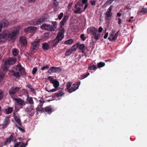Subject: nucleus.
Wrapping results in <instances>:
<instances>
[{
	"label": "nucleus",
	"instance_id": "nucleus-1",
	"mask_svg": "<svg viewBox=\"0 0 147 147\" xmlns=\"http://www.w3.org/2000/svg\"><path fill=\"white\" fill-rule=\"evenodd\" d=\"M21 28L20 26L18 25L14 27L12 30L8 29L4 30L0 34V42H4L7 38L10 41H14L16 38Z\"/></svg>",
	"mask_w": 147,
	"mask_h": 147
},
{
	"label": "nucleus",
	"instance_id": "nucleus-2",
	"mask_svg": "<svg viewBox=\"0 0 147 147\" xmlns=\"http://www.w3.org/2000/svg\"><path fill=\"white\" fill-rule=\"evenodd\" d=\"M24 69L21 65L18 64L16 66H14L12 70L10 71V72L12 73V75L13 77L18 78L24 74Z\"/></svg>",
	"mask_w": 147,
	"mask_h": 147
},
{
	"label": "nucleus",
	"instance_id": "nucleus-3",
	"mask_svg": "<svg viewBox=\"0 0 147 147\" xmlns=\"http://www.w3.org/2000/svg\"><path fill=\"white\" fill-rule=\"evenodd\" d=\"M64 28H60L57 36L53 42V46L55 47L64 37Z\"/></svg>",
	"mask_w": 147,
	"mask_h": 147
},
{
	"label": "nucleus",
	"instance_id": "nucleus-4",
	"mask_svg": "<svg viewBox=\"0 0 147 147\" xmlns=\"http://www.w3.org/2000/svg\"><path fill=\"white\" fill-rule=\"evenodd\" d=\"M16 61V59L13 58L9 57L5 60V62L2 65V68L4 71H7L10 66L13 65Z\"/></svg>",
	"mask_w": 147,
	"mask_h": 147
},
{
	"label": "nucleus",
	"instance_id": "nucleus-5",
	"mask_svg": "<svg viewBox=\"0 0 147 147\" xmlns=\"http://www.w3.org/2000/svg\"><path fill=\"white\" fill-rule=\"evenodd\" d=\"M39 43L37 41H34L32 42L31 46L30 51L31 54H33L36 52L39 47Z\"/></svg>",
	"mask_w": 147,
	"mask_h": 147
},
{
	"label": "nucleus",
	"instance_id": "nucleus-6",
	"mask_svg": "<svg viewBox=\"0 0 147 147\" xmlns=\"http://www.w3.org/2000/svg\"><path fill=\"white\" fill-rule=\"evenodd\" d=\"M80 2L78 3L75 5L74 8L75 10L74 11V12L76 14H81L83 12L81 10V8L83 7V6Z\"/></svg>",
	"mask_w": 147,
	"mask_h": 147
},
{
	"label": "nucleus",
	"instance_id": "nucleus-7",
	"mask_svg": "<svg viewBox=\"0 0 147 147\" xmlns=\"http://www.w3.org/2000/svg\"><path fill=\"white\" fill-rule=\"evenodd\" d=\"M113 7V6L111 5L107 9V12L105 13V18L106 20H109L111 18L112 16L111 11Z\"/></svg>",
	"mask_w": 147,
	"mask_h": 147
},
{
	"label": "nucleus",
	"instance_id": "nucleus-8",
	"mask_svg": "<svg viewBox=\"0 0 147 147\" xmlns=\"http://www.w3.org/2000/svg\"><path fill=\"white\" fill-rule=\"evenodd\" d=\"M37 29V28L36 27L30 26L25 28L24 31L26 33H32L34 34L36 31Z\"/></svg>",
	"mask_w": 147,
	"mask_h": 147
},
{
	"label": "nucleus",
	"instance_id": "nucleus-9",
	"mask_svg": "<svg viewBox=\"0 0 147 147\" xmlns=\"http://www.w3.org/2000/svg\"><path fill=\"white\" fill-rule=\"evenodd\" d=\"M46 19L45 17V16H42L40 19H38L37 21L36 20H33L32 21V23H31L32 24L38 25L40 24L42 22H44Z\"/></svg>",
	"mask_w": 147,
	"mask_h": 147
},
{
	"label": "nucleus",
	"instance_id": "nucleus-10",
	"mask_svg": "<svg viewBox=\"0 0 147 147\" xmlns=\"http://www.w3.org/2000/svg\"><path fill=\"white\" fill-rule=\"evenodd\" d=\"M34 107V106L31 105L29 107L26 108L25 109V111L26 112L28 113L30 116H32L35 113Z\"/></svg>",
	"mask_w": 147,
	"mask_h": 147
},
{
	"label": "nucleus",
	"instance_id": "nucleus-11",
	"mask_svg": "<svg viewBox=\"0 0 147 147\" xmlns=\"http://www.w3.org/2000/svg\"><path fill=\"white\" fill-rule=\"evenodd\" d=\"M62 71V69L59 67H51L48 71V72L49 73H58L61 72Z\"/></svg>",
	"mask_w": 147,
	"mask_h": 147
},
{
	"label": "nucleus",
	"instance_id": "nucleus-12",
	"mask_svg": "<svg viewBox=\"0 0 147 147\" xmlns=\"http://www.w3.org/2000/svg\"><path fill=\"white\" fill-rule=\"evenodd\" d=\"M40 28L42 30H48L50 31H53L52 25L45 24H43L40 27Z\"/></svg>",
	"mask_w": 147,
	"mask_h": 147
},
{
	"label": "nucleus",
	"instance_id": "nucleus-13",
	"mask_svg": "<svg viewBox=\"0 0 147 147\" xmlns=\"http://www.w3.org/2000/svg\"><path fill=\"white\" fill-rule=\"evenodd\" d=\"M80 84V82H77L76 83L74 84L71 87L70 90H69V92L71 93L78 89Z\"/></svg>",
	"mask_w": 147,
	"mask_h": 147
},
{
	"label": "nucleus",
	"instance_id": "nucleus-14",
	"mask_svg": "<svg viewBox=\"0 0 147 147\" xmlns=\"http://www.w3.org/2000/svg\"><path fill=\"white\" fill-rule=\"evenodd\" d=\"M8 25V21L5 19L3 20L0 22V32L1 31L3 28L7 27Z\"/></svg>",
	"mask_w": 147,
	"mask_h": 147
},
{
	"label": "nucleus",
	"instance_id": "nucleus-15",
	"mask_svg": "<svg viewBox=\"0 0 147 147\" xmlns=\"http://www.w3.org/2000/svg\"><path fill=\"white\" fill-rule=\"evenodd\" d=\"M20 89V88L18 87H12L9 90V94L11 95L15 94L16 92H18Z\"/></svg>",
	"mask_w": 147,
	"mask_h": 147
},
{
	"label": "nucleus",
	"instance_id": "nucleus-16",
	"mask_svg": "<svg viewBox=\"0 0 147 147\" xmlns=\"http://www.w3.org/2000/svg\"><path fill=\"white\" fill-rule=\"evenodd\" d=\"M14 99L16 101L18 105L21 106V108H22L23 106L26 105V104L24 101L20 98H14Z\"/></svg>",
	"mask_w": 147,
	"mask_h": 147
},
{
	"label": "nucleus",
	"instance_id": "nucleus-17",
	"mask_svg": "<svg viewBox=\"0 0 147 147\" xmlns=\"http://www.w3.org/2000/svg\"><path fill=\"white\" fill-rule=\"evenodd\" d=\"M69 16H65L63 19L61 20L60 23V28H64L63 26H64V24L66 23L67 20L68 19Z\"/></svg>",
	"mask_w": 147,
	"mask_h": 147
},
{
	"label": "nucleus",
	"instance_id": "nucleus-18",
	"mask_svg": "<svg viewBox=\"0 0 147 147\" xmlns=\"http://www.w3.org/2000/svg\"><path fill=\"white\" fill-rule=\"evenodd\" d=\"M43 112L47 113L48 114H50L52 112V108L51 106L46 107L44 108Z\"/></svg>",
	"mask_w": 147,
	"mask_h": 147
},
{
	"label": "nucleus",
	"instance_id": "nucleus-19",
	"mask_svg": "<svg viewBox=\"0 0 147 147\" xmlns=\"http://www.w3.org/2000/svg\"><path fill=\"white\" fill-rule=\"evenodd\" d=\"M13 117L15 120L16 122L19 125H21L22 123L20 121V117L19 115H16L14 113L13 115Z\"/></svg>",
	"mask_w": 147,
	"mask_h": 147
},
{
	"label": "nucleus",
	"instance_id": "nucleus-20",
	"mask_svg": "<svg viewBox=\"0 0 147 147\" xmlns=\"http://www.w3.org/2000/svg\"><path fill=\"white\" fill-rule=\"evenodd\" d=\"M13 135H11L9 137L7 138L4 142V145L6 146L9 144L13 140Z\"/></svg>",
	"mask_w": 147,
	"mask_h": 147
},
{
	"label": "nucleus",
	"instance_id": "nucleus-21",
	"mask_svg": "<svg viewBox=\"0 0 147 147\" xmlns=\"http://www.w3.org/2000/svg\"><path fill=\"white\" fill-rule=\"evenodd\" d=\"M20 42L22 44V46H24L26 45L27 41L25 37L23 36L21 37L20 38Z\"/></svg>",
	"mask_w": 147,
	"mask_h": 147
},
{
	"label": "nucleus",
	"instance_id": "nucleus-22",
	"mask_svg": "<svg viewBox=\"0 0 147 147\" xmlns=\"http://www.w3.org/2000/svg\"><path fill=\"white\" fill-rule=\"evenodd\" d=\"M50 82L53 84V86L55 88H57L59 85V82L55 79L51 80Z\"/></svg>",
	"mask_w": 147,
	"mask_h": 147
},
{
	"label": "nucleus",
	"instance_id": "nucleus-23",
	"mask_svg": "<svg viewBox=\"0 0 147 147\" xmlns=\"http://www.w3.org/2000/svg\"><path fill=\"white\" fill-rule=\"evenodd\" d=\"M26 97V100L28 103L30 105L33 104H34V102L32 98L30 97L29 95H27Z\"/></svg>",
	"mask_w": 147,
	"mask_h": 147
},
{
	"label": "nucleus",
	"instance_id": "nucleus-24",
	"mask_svg": "<svg viewBox=\"0 0 147 147\" xmlns=\"http://www.w3.org/2000/svg\"><path fill=\"white\" fill-rule=\"evenodd\" d=\"M9 118L8 117H6L5 119L4 123L2 124V126L3 128H5L9 124Z\"/></svg>",
	"mask_w": 147,
	"mask_h": 147
},
{
	"label": "nucleus",
	"instance_id": "nucleus-25",
	"mask_svg": "<svg viewBox=\"0 0 147 147\" xmlns=\"http://www.w3.org/2000/svg\"><path fill=\"white\" fill-rule=\"evenodd\" d=\"M120 32V30H119L115 34V35L112 38H110V37H109L108 38V39L109 40L111 41H115L116 40L117 38V37L119 34Z\"/></svg>",
	"mask_w": 147,
	"mask_h": 147
},
{
	"label": "nucleus",
	"instance_id": "nucleus-26",
	"mask_svg": "<svg viewBox=\"0 0 147 147\" xmlns=\"http://www.w3.org/2000/svg\"><path fill=\"white\" fill-rule=\"evenodd\" d=\"M51 22L52 25V27L53 28L52 30L53 31H55V30L57 28L58 24L56 21H52Z\"/></svg>",
	"mask_w": 147,
	"mask_h": 147
},
{
	"label": "nucleus",
	"instance_id": "nucleus-27",
	"mask_svg": "<svg viewBox=\"0 0 147 147\" xmlns=\"http://www.w3.org/2000/svg\"><path fill=\"white\" fill-rule=\"evenodd\" d=\"M49 46L48 43H42V48L44 50H47L49 49Z\"/></svg>",
	"mask_w": 147,
	"mask_h": 147
},
{
	"label": "nucleus",
	"instance_id": "nucleus-28",
	"mask_svg": "<svg viewBox=\"0 0 147 147\" xmlns=\"http://www.w3.org/2000/svg\"><path fill=\"white\" fill-rule=\"evenodd\" d=\"M13 108L12 107H8L7 109L5 110V112L7 114L11 113L13 111Z\"/></svg>",
	"mask_w": 147,
	"mask_h": 147
},
{
	"label": "nucleus",
	"instance_id": "nucleus-29",
	"mask_svg": "<svg viewBox=\"0 0 147 147\" xmlns=\"http://www.w3.org/2000/svg\"><path fill=\"white\" fill-rule=\"evenodd\" d=\"M90 31L92 35L95 34L96 33H97V30L95 28L92 27L90 29Z\"/></svg>",
	"mask_w": 147,
	"mask_h": 147
},
{
	"label": "nucleus",
	"instance_id": "nucleus-30",
	"mask_svg": "<svg viewBox=\"0 0 147 147\" xmlns=\"http://www.w3.org/2000/svg\"><path fill=\"white\" fill-rule=\"evenodd\" d=\"M13 55L14 56H16L18 55L19 53V51L16 49H14L12 50Z\"/></svg>",
	"mask_w": 147,
	"mask_h": 147
},
{
	"label": "nucleus",
	"instance_id": "nucleus-31",
	"mask_svg": "<svg viewBox=\"0 0 147 147\" xmlns=\"http://www.w3.org/2000/svg\"><path fill=\"white\" fill-rule=\"evenodd\" d=\"M98 67H97V66L94 65H90L88 67V69L90 70H95Z\"/></svg>",
	"mask_w": 147,
	"mask_h": 147
},
{
	"label": "nucleus",
	"instance_id": "nucleus-32",
	"mask_svg": "<svg viewBox=\"0 0 147 147\" xmlns=\"http://www.w3.org/2000/svg\"><path fill=\"white\" fill-rule=\"evenodd\" d=\"M100 34H99L98 32L97 33H96L95 34H94L93 35L94 36V39L96 40H98L99 39V37Z\"/></svg>",
	"mask_w": 147,
	"mask_h": 147
},
{
	"label": "nucleus",
	"instance_id": "nucleus-33",
	"mask_svg": "<svg viewBox=\"0 0 147 147\" xmlns=\"http://www.w3.org/2000/svg\"><path fill=\"white\" fill-rule=\"evenodd\" d=\"M64 93L62 92H60L58 93H56L54 94L55 96L59 97L63 96Z\"/></svg>",
	"mask_w": 147,
	"mask_h": 147
},
{
	"label": "nucleus",
	"instance_id": "nucleus-34",
	"mask_svg": "<svg viewBox=\"0 0 147 147\" xmlns=\"http://www.w3.org/2000/svg\"><path fill=\"white\" fill-rule=\"evenodd\" d=\"M42 106H40L39 105H38L36 108V111H41V112H43V109H44V108L42 107Z\"/></svg>",
	"mask_w": 147,
	"mask_h": 147
},
{
	"label": "nucleus",
	"instance_id": "nucleus-35",
	"mask_svg": "<svg viewBox=\"0 0 147 147\" xmlns=\"http://www.w3.org/2000/svg\"><path fill=\"white\" fill-rule=\"evenodd\" d=\"M26 88H28L29 89H30V91L32 92L34 94H36V92L35 90L34 89L32 88L30 86L26 85Z\"/></svg>",
	"mask_w": 147,
	"mask_h": 147
},
{
	"label": "nucleus",
	"instance_id": "nucleus-36",
	"mask_svg": "<svg viewBox=\"0 0 147 147\" xmlns=\"http://www.w3.org/2000/svg\"><path fill=\"white\" fill-rule=\"evenodd\" d=\"M72 50L71 49H69L67 50L65 53V55L68 56L70 55L72 53Z\"/></svg>",
	"mask_w": 147,
	"mask_h": 147
},
{
	"label": "nucleus",
	"instance_id": "nucleus-37",
	"mask_svg": "<svg viewBox=\"0 0 147 147\" xmlns=\"http://www.w3.org/2000/svg\"><path fill=\"white\" fill-rule=\"evenodd\" d=\"M105 65V63L103 62H100L98 63L97 67H98V68L102 67L104 66Z\"/></svg>",
	"mask_w": 147,
	"mask_h": 147
},
{
	"label": "nucleus",
	"instance_id": "nucleus-38",
	"mask_svg": "<svg viewBox=\"0 0 147 147\" xmlns=\"http://www.w3.org/2000/svg\"><path fill=\"white\" fill-rule=\"evenodd\" d=\"M73 42L72 39H69L65 41L64 43L66 45H70Z\"/></svg>",
	"mask_w": 147,
	"mask_h": 147
},
{
	"label": "nucleus",
	"instance_id": "nucleus-39",
	"mask_svg": "<svg viewBox=\"0 0 147 147\" xmlns=\"http://www.w3.org/2000/svg\"><path fill=\"white\" fill-rule=\"evenodd\" d=\"M90 73H88L86 74H83L81 76L80 78H79L81 80L85 78H86L88 76L90 75Z\"/></svg>",
	"mask_w": 147,
	"mask_h": 147
},
{
	"label": "nucleus",
	"instance_id": "nucleus-40",
	"mask_svg": "<svg viewBox=\"0 0 147 147\" xmlns=\"http://www.w3.org/2000/svg\"><path fill=\"white\" fill-rule=\"evenodd\" d=\"M78 45V48L80 49H84L85 48V45L84 44H77Z\"/></svg>",
	"mask_w": 147,
	"mask_h": 147
},
{
	"label": "nucleus",
	"instance_id": "nucleus-41",
	"mask_svg": "<svg viewBox=\"0 0 147 147\" xmlns=\"http://www.w3.org/2000/svg\"><path fill=\"white\" fill-rule=\"evenodd\" d=\"M71 83L70 82L67 83L66 84V88L67 90H68L69 92V90L71 89Z\"/></svg>",
	"mask_w": 147,
	"mask_h": 147
},
{
	"label": "nucleus",
	"instance_id": "nucleus-42",
	"mask_svg": "<svg viewBox=\"0 0 147 147\" xmlns=\"http://www.w3.org/2000/svg\"><path fill=\"white\" fill-rule=\"evenodd\" d=\"M39 103L38 105L42 107L43 104L45 102L43 98H41L39 100Z\"/></svg>",
	"mask_w": 147,
	"mask_h": 147
},
{
	"label": "nucleus",
	"instance_id": "nucleus-43",
	"mask_svg": "<svg viewBox=\"0 0 147 147\" xmlns=\"http://www.w3.org/2000/svg\"><path fill=\"white\" fill-rule=\"evenodd\" d=\"M141 12L143 14L146 13L147 12V9L146 8H143L141 11Z\"/></svg>",
	"mask_w": 147,
	"mask_h": 147
},
{
	"label": "nucleus",
	"instance_id": "nucleus-44",
	"mask_svg": "<svg viewBox=\"0 0 147 147\" xmlns=\"http://www.w3.org/2000/svg\"><path fill=\"white\" fill-rule=\"evenodd\" d=\"M78 48V45L77 44H75L74 45L71 47V50H72V51H75Z\"/></svg>",
	"mask_w": 147,
	"mask_h": 147
},
{
	"label": "nucleus",
	"instance_id": "nucleus-45",
	"mask_svg": "<svg viewBox=\"0 0 147 147\" xmlns=\"http://www.w3.org/2000/svg\"><path fill=\"white\" fill-rule=\"evenodd\" d=\"M80 37L81 40L83 41H85L86 38L85 37V34H82L80 35Z\"/></svg>",
	"mask_w": 147,
	"mask_h": 147
},
{
	"label": "nucleus",
	"instance_id": "nucleus-46",
	"mask_svg": "<svg viewBox=\"0 0 147 147\" xmlns=\"http://www.w3.org/2000/svg\"><path fill=\"white\" fill-rule=\"evenodd\" d=\"M21 142V143L20 145V147H25L27 145L28 141L26 143H22V142Z\"/></svg>",
	"mask_w": 147,
	"mask_h": 147
},
{
	"label": "nucleus",
	"instance_id": "nucleus-47",
	"mask_svg": "<svg viewBox=\"0 0 147 147\" xmlns=\"http://www.w3.org/2000/svg\"><path fill=\"white\" fill-rule=\"evenodd\" d=\"M112 1H107L105 3L104 5L105 6L110 5L112 3Z\"/></svg>",
	"mask_w": 147,
	"mask_h": 147
},
{
	"label": "nucleus",
	"instance_id": "nucleus-48",
	"mask_svg": "<svg viewBox=\"0 0 147 147\" xmlns=\"http://www.w3.org/2000/svg\"><path fill=\"white\" fill-rule=\"evenodd\" d=\"M87 1H79L78 2H80L81 3H82L81 5H82L83 7L84 4H86V3H87Z\"/></svg>",
	"mask_w": 147,
	"mask_h": 147
},
{
	"label": "nucleus",
	"instance_id": "nucleus-49",
	"mask_svg": "<svg viewBox=\"0 0 147 147\" xmlns=\"http://www.w3.org/2000/svg\"><path fill=\"white\" fill-rule=\"evenodd\" d=\"M63 16V13H61L58 16V18L59 20H61Z\"/></svg>",
	"mask_w": 147,
	"mask_h": 147
},
{
	"label": "nucleus",
	"instance_id": "nucleus-50",
	"mask_svg": "<svg viewBox=\"0 0 147 147\" xmlns=\"http://www.w3.org/2000/svg\"><path fill=\"white\" fill-rule=\"evenodd\" d=\"M37 71V69L36 67H34L32 69V73L33 74H35Z\"/></svg>",
	"mask_w": 147,
	"mask_h": 147
},
{
	"label": "nucleus",
	"instance_id": "nucleus-51",
	"mask_svg": "<svg viewBox=\"0 0 147 147\" xmlns=\"http://www.w3.org/2000/svg\"><path fill=\"white\" fill-rule=\"evenodd\" d=\"M22 91L25 94H26L27 95H29L27 89L24 88L22 89Z\"/></svg>",
	"mask_w": 147,
	"mask_h": 147
},
{
	"label": "nucleus",
	"instance_id": "nucleus-52",
	"mask_svg": "<svg viewBox=\"0 0 147 147\" xmlns=\"http://www.w3.org/2000/svg\"><path fill=\"white\" fill-rule=\"evenodd\" d=\"M49 65H47L46 66H43V67H42L41 69V70H43L45 69H48L49 68Z\"/></svg>",
	"mask_w": 147,
	"mask_h": 147
},
{
	"label": "nucleus",
	"instance_id": "nucleus-53",
	"mask_svg": "<svg viewBox=\"0 0 147 147\" xmlns=\"http://www.w3.org/2000/svg\"><path fill=\"white\" fill-rule=\"evenodd\" d=\"M21 143V142H18L15 144L13 147H19V145L20 146Z\"/></svg>",
	"mask_w": 147,
	"mask_h": 147
},
{
	"label": "nucleus",
	"instance_id": "nucleus-54",
	"mask_svg": "<svg viewBox=\"0 0 147 147\" xmlns=\"http://www.w3.org/2000/svg\"><path fill=\"white\" fill-rule=\"evenodd\" d=\"M53 4L55 6L57 7L58 5V3L57 1H53Z\"/></svg>",
	"mask_w": 147,
	"mask_h": 147
},
{
	"label": "nucleus",
	"instance_id": "nucleus-55",
	"mask_svg": "<svg viewBox=\"0 0 147 147\" xmlns=\"http://www.w3.org/2000/svg\"><path fill=\"white\" fill-rule=\"evenodd\" d=\"M73 4L72 3H69L68 5V6L67 7V8L68 9V10H69L70 9L72 6Z\"/></svg>",
	"mask_w": 147,
	"mask_h": 147
},
{
	"label": "nucleus",
	"instance_id": "nucleus-56",
	"mask_svg": "<svg viewBox=\"0 0 147 147\" xmlns=\"http://www.w3.org/2000/svg\"><path fill=\"white\" fill-rule=\"evenodd\" d=\"M90 3L92 5H95L96 3V1H90Z\"/></svg>",
	"mask_w": 147,
	"mask_h": 147
},
{
	"label": "nucleus",
	"instance_id": "nucleus-57",
	"mask_svg": "<svg viewBox=\"0 0 147 147\" xmlns=\"http://www.w3.org/2000/svg\"><path fill=\"white\" fill-rule=\"evenodd\" d=\"M112 31H113V32L112 33H110L109 34V37H110L111 38V37H112L114 35V33L115 32V31H113V30H112Z\"/></svg>",
	"mask_w": 147,
	"mask_h": 147
},
{
	"label": "nucleus",
	"instance_id": "nucleus-58",
	"mask_svg": "<svg viewBox=\"0 0 147 147\" xmlns=\"http://www.w3.org/2000/svg\"><path fill=\"white\" fill-rule=\"evenodd\" d=\"M58 90V89L55 88V89H52L51 90H50L49 91L50 92H54Z\"/></svg>",
	"mask_w": 147,
	"mask_h": 147
},
{
	"label": "nucleus",
	"instance_id": "nucleus-59",
	"mask_svg": "<svg viewBox=\"0 0 147 147\" xmlns=\"http://www.w3.org/2000/svg\"><path fill=\"white\" fill-rule=\"evenodd\" d=\"M103 28L101 27H100L98 28V33H101L102 32Z\"/></svg>",
	"mask_w": 147,
	"mask_h": 147
},
{
	"label": "nucleus",
	"instance_id": "nucleus-60",
	"mask_svg": "<svg viewBox=\"0 0 147 147\" xmlns=\"http://www.w3.org/2000/svg\"><path fill=\"white\" fill-rule=\"evenodd\" d=\"M108 32H107L105 34V35L104 36V38H105V39H106L107 38L108 36Z\"/></svg>",
	"mask_w": 147,
	"mask_h": 147
},
{
	"label": "nucleus",
	"instance_id": "nucleus-61",
	"mask_svg": "<svg viewBox=\"0 0 147 147\" xmlns=\"http://www.w3.org/2000/svg\"><path fill=\"white\" fill-rule=\"evenodd\" d=\"M3 93L2 92H0V100L3 98Z\"/></svg>",
	"mask_w": 147,
	"mask_h": 147
},
{
	"label": "nucleus",
	"instance_id": "nucleus-62",
	"mask_svg": "<svg viewBox=\"0 0 147 147\" xmlns=\"http://www.w3.org/2000/svg\"><path fill=\"white\" fill-rule=\"evenodd\" d=\"M18 128L21 131H22V132H24L25 131L24 130V129H22V128L20 127H18Z\"/></svg>",
	"mask_w": 147,
	"mask_h": 147
},
{
	"label": "nucleus",
	"instance_id": "nucleus-63",
	"mask_svg": "<svg viewBox=\"0 0 147 147\" xmlns=\"http://www.w3.org/2000/svg\"><path fill=\"white\" fill-rule=\"evenodd\" d=\"M4 77L3 74H2L1 73H0V79H3Z\"/></svg>",
	"mask_w": 147,
	"mask_h": 147
},
{
	"label": "nucleus",
	"instance_id": "nucleus-64",
	"mask_svg": "<svg viewBox=\"0 0 147 147\" xmlns=\"http://www.w3.org/2000/svg\"><path fill=\"white\" fill-rule=\"evenodd\" d=\"M88 6V4L87 3L85 4L84 8V11H85L87 8Z\"/></svg>",
	"mask_w": 147,
	"mask_h": 147
}]
</instances>
